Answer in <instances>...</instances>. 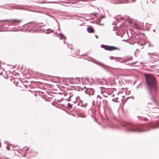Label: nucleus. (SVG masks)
Wrapping results in <instances>:
<instances>
[{"label": "nucleus", "mask_w": 159, "mask_h": 159, "mask_svg": "<svg viewBox=\"0 0 159 159\" xmlns=\"http://www.w3.org/2000/svg\"><path fill=\"white\" fill-rule=\"evenodd\" d=\"M146 79L151 93L152 95H155L157 91V87L155 77L152 75H146Z\"/></svg>", "instance_id": "1"}, {"label": "nucleus", "mask_w": 159, "mask_h": 159, "mask_svg": "<svg viewBox=\"0 0 159 159\" xmlns=\"http://www.w3.org/2000/svg\"><path fill=\"white\" fill-rule=\"evenodd\" d=\"M148 54L149 56L150 60L152 62H155L159 60L156 57H159V55L155 53H148Z\"/></svg>", "instance_id": "2"}, {"label": "nucleus", "mask_w": 159, "mask_h": 159, "mask_svg": "<svg viewBox=\"0 0 159 159\" xmlns=\"http://www.w3.org/2000/svg\"><path fill=\"white\" fill-rule=\"evenodd\" d=\"M102 47L104 48L105 50L111 51L112 50H119V49L117 47L112 46H109L106 45H102Z\"/></svg>", "instance_id": "3"}, {"label": "nucleus", "mask_w": 159, "mask_h": 159, "mask_svg": "<svg viewBox=\"0 0 159 159\" xmlns=\"http://www.w3.org/2000/svg\"><path fill=\"white\" fill-rule=\"evenodd\" d=\"M131 128L132 129H129V131L132 132H140L141 131L139 129V126L137 125H131Z\"/></svg>", "instance_id": "4"}, {"label": "nucleus", "mask_w": 159, "mask_h": 159, "mask_svg": "<svg viewBox=\"0 0 159 159\" xmlns=\"http://www.w3.org/2000/svg\"><path fill=\"white\" fill-rule=\"evenodd\" d=\"M22 21V20H18V19H13L11 20H10V22L13 23V24L14 23L16 24H19Z\"/></svg>", "instance_id": "5"}, {"label": "nucleus", "mask_w": 159, "mask_h": 159, "mask_svg": "<svg viewBox=\"0 0 159 159\" xmlns=\"http://www.w3.org/2000/svg\"><path fill=\"white\" fill-rule=\"evenodd\" d=\"M87 30L89 33H93L94 32V30L92 28L87 27Z\"/></svg>", "instance_id": "6"}, {"label": "nucleus", "mask_w": 159, "mask_h": 159, "mask_svg": "<svg viewBox=\"0 0 159 159\" xmlns=\"http://www.w3.org/2000/svg\"><path fill=\"white\" fill-rule=\"evenodd\" d=\"M68 106L70 108H71L72 107V106L70 103H68Z\"/></svg>", "instance_id": "7"}, {"label": "nucleus", "mask_w": 159, "mask_h": 159, "mask_svg": "<svg viewBox=\"0 0 159 159\" xmlns=\"http://www.w3.org/2000/svg\"><path fill=\"white\" fill-rule=\"evenodd\" d=\"M60 39H63L64 38V36L62 35H60Z\"/></svg>", "instance_id": "8"}, {"label": "nucleus", "mask_w": 159, "mask_h": 159, "mask_svg": "<svg viewBox=\"0 0 159 159\" xmlns=\"http://www.w3.org/2000/svg\"><path fill=\"white\" fill-rule=\"evenodd\" d=\"M33 154H34V157L36 156L37 155V153H34Z\"/></svg>", "instance_id": "9"}, {"label": "nucleus", "mask_w": 159, "mask_h": 159, "mask_svg": "<svg viewBox=\"0 0 159 159\" xmlns=\"http://www.w3.org/2000/svg\"><path fill=\"white\" fill-rule=\"evenodd\" d=\"M119 76H126V75H122V74H120L119 75Z\"/></svg>", "instance_id": "10"}, {"label": "nucleus", "mask_w": 159, "mask_h": 159, "mask_svg": "<svg viewBox=\"0 0 159 159\" xmlns=\"http://www.w3.org/2000/svg\"><path fill=\"white\" fill-rule=\"evenodd\" d=\"M152 99L154 102H155V101L154 98H152Z\"/></svg>", "instance_id": "11"}, {"label": "nucleus", "mask_w": 159, "mask_h": 159, "mask_svg": "<svg viewBox=\"0 0 159 159\" xmlns=\"http://www.w3.org/2000/svg\"><path fill=\"white\" fill-rule=\"evenodd\" d=\"M95 37H96V38H97V39L98 38V36L97 35H95Z\"/></svg>", "instance_id": "12"}, {"label": "nucleus", "mask_w": 159, "mask_h": 159, "mask_svg": "<svg viewBox=\"0 0 159 159\" xmlns=\"http://www.w3.org/2000/svg\"><path fill=\"white\" fill-rule=\"evenodd\" d=\"M144 120H148L146 119V118H145L144 119Z\"/></svg>", "instance_id": "13"}, {"label": "nucleus", "mask_w": 159, "mask_h": 159, "mask_svg": "<svg viewBox=\"0 0 159 159\" xmlns=\"http://www.w3.org/2000/svg\"><path fill=\"white\" fill-rule=\"evenodd\" d=\"M80 1H85V0H80Z\"/></svg>", "instance_id": "14"}, {"label": "nucleus", "mask_w": 159, "mask_h": 159, "mask_svg": "<svg viewBox=\"0 0 159 159\" xmlns=\"http://www.w3.org/2000/svg\"><path fill=\"white\" fill-rule=\"evenodd\" d=\"M136 1V0H132V1L133 2H135Z\"/></svg>", "instance_id": "15"}]
</instances>
